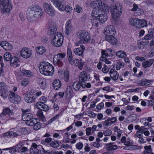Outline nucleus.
I'll use <instances>...</instances> for the list:
<instances>
[{
	"instance_id": "1",
	"label": "nucleus",
	"mask_w": 154,
	"mask_h": 154,
	"mask_svg": "<svg viewBox=\"0 0 154 154\" xmlns=\"http://www.w3.org/2000/svg\"><path fill=\"white\" fill-rule=\"evenodd\" d=\"M43 14L42 9L39 6H31L27 11V18L29 22H33L38 19Z\"/></svg>"
},
{
	"instance_id": "2",
	"label": "nucleus",
	"mask_w": 154,
	"mask_h": 154,
	"mask_svg": "<svg viewBox=\"0 0 154 154\" xmlns=\"http://www.w3.org/2000/svg\"><path fill=\"white\" fill-rule=\"evenodd\" d=\"M39 68L40 73L45 75H52L54 71L53 66L48 62L41 63Z\"/></svg>"
},
{
	"instance_id": "3",
	"label": "nucleus",
	"mask_w": 154,
	"mask_h": 154,
	"mask_svg": "<svg viewBox=\"0 0 154 154\" xmlns=\"http://www.w3.org/2000/svg\"><path fill=\"white\" fill-rule=\"evenodd\" d=\"M90 6L93 8V9L99 11L108 13L109 11V8L108 5L105 3L103 2L101 0L94 1L91 2Z\"/></svg>"
},
{
	"instance_id": "4",
	"label": "nucleus",
	"mask_w": 154,
	"mask_h": 154,
	"mask_svg": "<svg viewBox=\"0 0 154 154\" xmlns=\"http://www.w3.org/2000/svg\"><path fill=\"white\" fill-rule=\"evenodd\" d=\"M63 38L62 34L59 32L57 33L51 37V44L56 47L61 46L63 44Z\"/></svg>"
},
{
	"instance_id": "5",
	"label": "nucleus",
	"mask_w": 154,
	"mask_h": 154,
	"mask_svg": "<svg viewBox=\"0 0 154 154\" xmlns=\"http://www.w3.org/2000/svg\"><path fill=\"white\" fill-rule=\"evenodd\" d=\"M122 8L121 5L119 4L113 5L111 7L112 17L115 20H117L120 17L122 12Z\"/></svg>"
},
{
	"instance_id": "6",
	"label": "nucleus",
	"mask_w": 154,
	"mask_h": 154,
	"mask_svg": "<svg viewBox=\"0 0 154 154\" xmlns=\"http://www.w3.org/2000/svg\"><path fill=\"white\" fill-rule=\"evenodd\" d=\"M12 7L10 0H0V10L2 12H9L12 10Z\"/></svg>"
},
{
	"instance_id": "7",
	"label": "nucleus",
	"mask_w": 154,
	"mask_h": 154,
	"mask_svg": "<svg viewBox=\"0 0 154 154\" xmlns=\"http://www.w3.org/2000/svg\"><path fill=\"white\" fill-rule=\"evenodd\" d=\"M101 12L96 10L95 9H93L91 14V16L97 17L100 22L103 23L107 20V17L105 14H101Z\"/></svg>"
},
{
	"instance_id": "8",
	"label": "nucleus",
	"mask_w": 154,
	"mask_h": 154,
	"mask_svg": "<svg viewBox=\"0 0 154 154\" xmlns=\"http://www.w3.org/2000/svg\"><path fill=\"white\" fill-rule=\"evenodd\" d=\"M66 55L65 53H59L55 55L53 58V63L55 65L61 67L63 65L62 60L65 58Z\"/></svg>"
},
{
	"instance_id": "9",
	"label": "nucleus",
	"mask_w": 154,
	"mask_h": 154,
	"mask_svg": "<svg viewBox=\"0 0 154 154\" xmlns=\"http://www.w3.org/2000/svg\"><path fill=\"white\" fill-rule=\"evenodd\" d=\"M49 31L48 34L49 35L54 36L57 32H56L57 28L56 22L54 20L51 19L48 22Z\"/></svg>"
},
{
	"instance_id": "10",
	"label": "nucleus",
	"mask_w": 154,
	"mask_h": 154,
	"mask_svg": "<svg viewBox=\"0 0 154 154\" xmlns=\"http://www.w3.org/2000/svg\"><path fill=\"white\" fill-rule=\"evenodd\" d=\"M77 35L81 41L83 43L88 42L91 38L90 35L86 31H79L77 32Z\"/></svg>"
},
{
	"instance_id": "11",
	"label": "nucleus",
	"mask_w": 154,
	"mask_h": 154,
	"mask_svg": "<svg viewBox=\"0 0 154 154\" xmlns=\"http://www.w3.org/2000/svg\"><path fill=\"white\" fill-rule=\"evenodd\" d=\"M44 11L48 15L53 17L55 15V10L52 5L47 2L44 3L43 5Z\"/></svg>"
},
{
	"instance_id": "12",
	"label": "nucleus",
	"mask_w": 154,
	"mask_h": 154,
	"mask_svg": "<svg viewBox=\"0 0 154 154\" xmlns=\"http://www.w3.org/2000/svg\"><path fill=\"white\" fill-rule=\"evenodd\" d=\"M32 54V50L26 47L23 48L21 50L20 55L21 57L25 59H28L31 57Z\"/></svg>"
},
{
	"instance_id": "13",
	"label": "nucleus",
	"mask_w": 154,
	"mask_h": 154,
	"mask_svg": "<svg viewBox=\"0 0 154 154\" xmlns=\"http://www.w3.org/2000/svg\"><path fill=\"white\" fill-rule=\"evenodd\" d=\"M74 28L72 24V20L69 19L66 22L65 24L66 33L69 35L73 31Z\"/></svg>"
},
{
	"instance_id": "14",
	"label": "nucleus",
	"mask_w": 154,
	"mask_h": 154,
	"mask_svg": "<svg viewBox=\"0 0 154 154\" xmlns=\"http://www.w3.org/2000/svg\"><path fill=\"white\" fill-rule=\"evenodd\" d=\"M9 94V99L10 101L14 103L19 102L21 100L20 97L15 93L10 92Z\"/></svg>"
},
{
	"instance_id": "15",
	"label": "nucleus",
	"mask_w": 154,
	"mask_h": 154,
	"mask_svg": "<svg viewBox=\"0 0 154 154\" xmlns=\"http://www.w3.org/2000/svg\"><path fill=\"white\" fill-rule=\"evenodd\" d=\"M58 76L59 78L67 82L69 80V72L68 71L65 72L64 70L60 69L58 71Z\"/></svg>"
},
{
	"instance_id": "16",
	"label": "nucleus",
	"mask_w": 154,
	"mask_h": 154,
	"mask_svg": "<svg viewBox=\"0 0 154 154\" xmlns=\"http://www.w3.org/2000/svg\"><path fill=\"white\" fill-rule=\"evenodd\" d=\"M51 1L59 10L63 9V6L65 3L64 0H51Z\"/></svg>"
},
{
	"instance_id": "17",
	"label": "nucleus",
	"mask_w": 154,
	"mask_h": 154,
	"mask_svg": "<svg viewBox=\"0 0 154 154\" xmlns=\"http://www.w3.org/2000/svg\"><path fill=\"white\" fill-rule=\"evenodd\" d=\"M79 78L81 82L85 83L90 78V76L86 72L83 71L80 73Z\"/></svg>"
},
{
	"instance_id": "18",
	"label": "nucleus",
	"mask_w": 154,
	"mask_h": 154,
	"mask_svg": "<svg viewBox=\"0 0 154 154\" xmlns=\"http://www.w3.org/2000/svg\"><path fill=\"white\" fill-rule=\"evenodd\" d=\"M116 33V30L113 26L108 25L106 27L105 30V34L106 35H115Z\"/></svg>"
},
{
	"instance_id": "19",
	"label": "nucleus",
	"mask_w": 154,
	"mask_h": 154,
	"mask_svg": "<svg viewBox=\"0 0 154 154\" xmlns=\"http://www.w3.org/2000/svg\"><path fill=\"white\" fill-rule=\"evenodd\" d=\"M35 107L38 109H39L42 111H46L48 109V106L43 103L39 102L36 103L35 106Z\"/></svg>"
},
{
	"instance_id": "20",
	"label": "nucleus",
	"mask_w": 154,
	"mask_h": 154,
	"mask_svg": "<svg viewBox=\"0 0 154 154\" xmlns=\"http://www.w3.org/2000/svg\"><path fill=\"white\" fill-rule=\"evenodd\" d=\"M114 35H106L105 37V39L111 45H115L117 43V40L116 38L114 36Z\"/></svg>"
},
{
	"instance_id": "21",
	"label": "nucleus",
	"mask_w": 154,
	"mask_h": 154,
	"mask_svg": "<svg viewBox=\"0 0 154 154\" xmlns=\"http://www.w3.org/2000/svg\"><path fill=\"white\" fill-rule=\"evenodd\" d=\"M153 82L152 80L144 79L139 82L138 84L139 86L148 87L152 85Z\"/></svg>"
},
{
	"instance_id": "22",
	"label": "nucleus",
	"mask_w": 154,
	"mask_h": 154,
	"mask_svg": "<svg viewBox=\"0 0 154 154\" xmlns=\"http://www.w3.org/2000/svg\"><path fill=\"white\" fill-rule=\"evenodd\" d=\"M109 74L110 77L114 81L117 80L119 78V73L113 69L112 68L110 70Z\"/></svg>"
},
{
	"instance_id": "23",
	"label": "nucleus",
	"mask_w": 154,
	"mask_h": 154,
	"mask_svg": "<svg viewBox=\"0 0 154 154\" xmlns=\"http://www.w3.org/2000/svg\"><path fill=\"white\" fill-rule=\"evenodd\" d=\"M1 47L6 51L11 50L13 48L11 44L6 41L1 42Z\"/></svg>"
},
{
	"instance_id": "24",
	"label": "nucleus",
	"mask_w": 154,
	"mask_h": 154,
	"mask_svg": "<svg viewBox=\"0 0 154 154\" xmlns=\"http://www.w3.org/2000/svg\"><path fill=\"white\" fill-rule=\"evenodd\" d=\"M73 96V91L71 86H68L66 91V97L68 99H70Z\"/></svg>"
},
{
	"instance_id": "25",
	"label": "nucleus",
	"mask_w": 154,
	"mask_h": 154,
	"mask_svg": "<svg viewBox=\"0 0 154 154\" xmlns=\"http://www.w3.org/2000/svg\"><path fill=\"white\" fill-rule=\"evenodd\" d=\"M118 149V146L113 144V143H111L106 144L105 149L107 151H111L116 150Z\"/></svg>"
},
{
	"instance_id": "26",
	"label": "nucleus",
	"mask_w": 154,
	"mask_h": 154,
	"mask_svg": "<svg viewBox=\"0 0 154 154\" xmlns=\"http://www.w3.org/2000/svg\"><path fill=\"white\" fill-rule=\"evenodd\" d=\"M138 25H137L136 28H140L147 25L146 21L145 20H140L138 19V23H137Z\"/></svg>"
},
{
	"instance_id": "27",
	"label": "nucleus",
	"mask_w": 154,
	"mask_h": 154,
	"mask_svg": "<svg viewBox=\"0 0 154 154\" xmlns=\"http://www.w3.org/2000/svg\"><path fill=\"white\" fill-rule=\"evenodd\" d=\"M35 50L37 54L40 55L43 54L46 52L45 48L43 46L36 47Z\"/></svg>"
},
{
	"instance_id": "28",
	"label": "nucleus",
	"mask_w": 154,
	"mask_h": 154,
	"mask_svg": "<svg viewBox=\"0 0 154 154\" xmlns=\"http://www.w3.org/2000/svg\"><path fill=\"white\" fill-rule=\"evenodd\" d=\"M67 56L69 63L71 64H74V61H73V60H72L73 57L72 51L71 49L69 48H68L67 50Z\"/></svg>"
},
{
	"instance_id": "29",
	"label": "nucleus",
	"mask_w": 154,
	"mask_h": 154,
	"mask_svg": "<svg viewBox=\"0 0 154 154\" xmlns=\"http://www.w3.org/2000/svg\"><path fill=\"white\" fill-rule=\"evenodd\" d=\"M53 85L54 88L55 90H57L61 87V83L59 79H55L53 82Z\"/></svg>"
},
{
	"instance_id": "30",
	"label": "nucleus",
	"mask_w": 154,
	"mask_h": 154,
	"mask_svg": "<svg viewBox=\"0 0 154 154\" xmlns=\"http://www.w3.org/2000/svg\"><path fill=\"white\" fill-rule=\"evenodd\" d=\"M154 62L153 59H150L142 63V66L144 68H146L151 66Z\"/></svg>"
},
{
	"instance_id": "31",
	"label": "nucleus",
	"mask_w": 154,
	"mask_h": 154,
	"mask_svg": "<svg viewBox=\"0 0 154 154\" xmlns=\"http://www.w3.org/2000/svg\"><path fill=\"white\" fill-rule=\"evenodd\" d=\"M33 115L31 113L22 114V119L24 121H27L32 119Z\"/></svg>"
},
{
	"instance_id": "32",
	"label": "nucleus",
	"mask_w": 154,
	"mask_h": 154,
	"mask_svg": "<svg viewBox=\"0 0 154 154\" xmlns=\"http://www.w3.org/2000/svg\"><path fill=\"white\" fill-rule=\"evenodd\" d=\"M63 9L60 10V11H65L68 13H71L72 12V8L69 5H65V4H64L63 6Z\"/></svg>"
},
{
	"instance_id": "33",
	"label": "nucleus",
	"mask_w": 154,
	"mask_h": 154,
	"mask_svg": "<svg viewBox=\"0 0 154 154\" xmlns=\"http://www.w3.org/2000/svg\"><path fill=\"white\" fill-rule=\"evenodd\" d=\"M138 23V18H131L130 19L129 23L131 26H133L136 28L137 26V23Z\"/></svg>"
},
{
	"instance_id": "34",
	"label": "nucleus",
	"mask_w": 154,
	"mask_h": 154,
	"mask_svg": "<svg viewBox=\"0 0 154 154\" xmlns=\"http://www.w3.org/2000/svg\"><path fill=\"white\" fill-rule=\"evenodd\" d=\"M30 132L29 129L26 128H19L18 130V132L20 134H23L24 135L28 134Z\"/></svg>"
},
{
	"instance_id": "35",
	"label": "nucleus",
	"mask_w": 154,
	"mask_h": 154,
	"mask_svg": "<svg viewBox=\"0 0 154 154\" xmlns=\"http://www.w3.org/2000/svg\"><path fill=\"white\" fill-rule=\"evenodd\" d=\"M73 61H74V64L75 66H78V67L80 69H82L84 65V63L79 61L77 58H74L73 60Z\"/></svg>"
},
{
	"instance_id": "36",
	"label": "nucleus",
	"mask_w": 154,
	"mask_h": 154,
	"mask_svg": "<svg viewBox=\"0 0 154 154\" xmlns=\"http://www.w3.org/2000/svg\"><path fill=\"white\" fill-rule=\"evenodd\" d=\"M82 85L80 81H76L73 82L72 84V87L74 90L78 91L81 88Z\"/></svg>"
},
{
	"instance_id": "37",
	"label": "nucleus",
	"mask_w": 154,
	"mask_h": 154,
	"mask_svg": "<svg viewBox=\"0 0 154 154\" xmlns=\"http://www.w3.org/2000/svg\"><path fill=\"white\" fill-rule=\"evenodd\" d=\"M93 18L91 20V23L94 27H97L100 24V22L95 17H92Z\"/></svg>"
},
{
	"instance_id": "38",
	"label": "nucleus",
	"mask_w": 154,
	"mask_h": 154,
	"mask_svg": "<svg viewBox=\"0 0 154 154\" xmlns=\"http://www.w3.org/2000/svg\"><path fill=\"white\" fill-rule=\"evenodd\" d=\"M38 83L40 88L43 89L45 88L46 87L45 80L43 78L39 79Z\"/></svg>"
},
{
	"instance_id": "39",
	"label": "nucleus",
	"mask_w": 154,
	"mask_h": 154,
	"mask_svg": "<svg viewBox=\"0 0 154 154\" xmlns=\"http://www.w3.org/2000/svg\"><path fill=\"white\" fill-rule=\"evenodd\" d=\"M2 113L4 115H8L11 117L13 115L12 111L8 108H5L3 109Z\"/></svg>"
},
{
	"instance_id": "40",
	"label": "nucleus",
	"mask_w": 154,
	"mask_h": 154,
	"mask_svg": "<svg viewBox=\"0 0 154 154\" xmlns=\"http://www.w3.org/2000/svg\"><path fill=\"white\" fill-rule=\"evenodd\" d=\"M20 60L18 57H12L10 61V64L11 66H14L16 65L19 62Z\"/></svg>"
},
{
	"instance_id": "41",
	"label": "nucleus",
	"mask_w": 154,
	"mask_h": 154,
	"mask_svg": "<svg viewBox=\"0 0 154 154\" xmlns=\"http://www.w3.org/2000/svg\"><path fill=\"white\" fill-rule=\"evenodd\" d=\"M116 55L119 58H124L126 56V54L122 51H119L116 53Z\"/></svg>"
},
{
	"instance_id": "42",
	"label": "nucleus",
	"mask_w": 154,
	"mask_h": 154,
	"mask_svg": "<svg viewBox=\"0 0 154 154\" xmlns=\"http://www.w3.org/2000/svg\"><path fill=\"white\" fill-rule=\"evenodd\" d=\"M144 150L143 152H144L145 154H149L152 151V146L151 145L145 146L144 147Z\"/></svg>"
},
{
	"instance_id": "43",
	"label": "nucleus",
	"mask_w": 154,
	"mask_h": 154,
	"mask_svg": "<svg viewBox=\"0 0 154 154\" xmlns=\"http://www.w3.org/2000/svg\"><path fill=\"white\" fill-rule=\"evenodd\" d=\"M36 119H32L26 122V124L28 126H34L35 123H36Z\"/></svg>"
},
{
	"instance_id": "44",
	"label": "nucleus",
	"mask_w": 154,
	"mask_h": 154,
	"mask_svg": "<svg viewBox=\"0 0 154 154\" xmlns=\"http://www.w3.org/2000/svg\"><path fill=\"white\" fill-rule=\"evenodd\" d=\"M9 94V92L7 89H4L0 91V95L3 98H7Z\"/></svg>"
},
{
	"instance_id": "45",
	"label": "nucleus",
	"mask_w": 154,
	"mask_h": 154,
	"mask_svg": "<svg viewBox=\"0 0 154 154\" xmlns=\"http://www.w3.org/2000/svg\"><path fill=\"white\" fill-rule=\"evenodd\" d=\"M21 75L25 76H29L33 75V73L29 70H27L25 69L21 70Z\"/></svg>"
},
{
	"instance_id": "46",
	"label": "nucleus",
	"mask_w": 154,
	"mask_h": 154,
	"mask_svg": "<svg viewBox=\"0 0 154 154\" xmlns=\"http://www.w3.org/2000/svg\"><path fill=\"white\" fill-rule=\"evenodd\" d=\"M52 140V139L51 138L48 137L46 138L45 140H42L41 141V143L43 145L47 146L51 141Z\"/></svg>"
},
{
	"instance_id": "47",
	"label": "nucleus",
	"mask_w": 154,
	"mask_h": 154,
	"mask_svg": "<svg viewBox=\"0 0 154 154\" xmlns=\"http://www.w3.org/2000/svg\"><path fill=\"white\" fill-rule=\"evenodd\" d=\"M50 146L53 148H57L59 146L60 144L58 141H53L50 143Z\"/></svg>"
},
{
	"instance_id": "48",
	"label": "nucleus",
	"mask_w": 154,
	"mask_h": 154,
	"mask_svg": "<svg viewBox=\"0 0 154 154\" xmlns=\"http://www.w3.org/2000/svg\"><path fill=\"white\" fill-rule=\"evenodd\" d=\"M73 52L75 54L77 55L81 56L83 55V51L79 48H76L74 49Z\"/></svg>"
},
{
	"instance_id": "49",
	"label": "nucleus",
	"mask_w": 154,
	"mask_h": 154,
	"mask_svg": "<svg viewBox=\"0 0 154 154\" xmlns=\"http://www.w3.org/2000/svg\"><path fill=\"white\" fill-rule=\"evenodd\" d=\"M60 116L59 114H57L54 116L48 122V124H51L53 122L58 120Z\"/></svg>"
},
{
	"instance_id": "50",
	"label": "nucleus",
	"mask_w": 154,
	"mask_h": 154,
	"mask_svg": "<svg viewBox=\"0 0 154 154\" xmlns=\"http://www.w3.org/2000/svg\"><path fill=\"white\" fill-rule=\"evenodd\" d=\"M11 57V53L8 52H7L4 54V58L5 60L8 61L10 60Z\"/></svg>"
},
{
	"instance_id": "51",
	"label": "nucleus",
	"mask_w": 154,
	"mask_h": 154,
	"mask_svg": "<svg viewBox=\"0 0 154 154\" xmlns=\"http://www.w3.org/2000/svg\"><path fill=\"white\" fill-rule=\"evenodd\" d=\"M69 133H66L64 134L65 136L64 137L63 141L65 143H69Z\"/></svg>"
},
{
	"instance_id": "52",
	"label": "nucleus",
	"mask_w": 154,
	"mask_h": 154,
	"mask_svg": "<svg viewBox=\"0 0 154 154\" xmlns=\"http://www.w3.org/2000/svg\"><path fill=\"white\" fill-rule=\"evenodd\" d=\"M41 125L40 122H37L36 120V123L34 125L33 128L34 130H37L41 128Z\"/></svg>"
},
{
	"instance_id": "53",
	"label": "nucleus",
	"mask_w": 154,
	"mask_h": 154,
	"mask_svg": "<svg viewBox=\"0 0 154 154\" xmlns=\"http://www.w3.org/2000/svg\"><path fill=\"white\" fill-rule=\"evenodd\" d=\"M75 11L78 13H82V9L80 5H77L74 8Z\"/></svg>"
},
{
	"instance_id": "54",
	"label": "nucleus",
	"mask_w": 154,
	"mask_h": 154,
	"mask_svg": "<svg viewBox=\"0 0 154 154\" xmlns=\"http://www.w3.org/2000/svg\"><path fill=\"white\" fill-rule=\"evenodd\" d=\"M7 89V86L3 82H0V91Z\"/></svg>"
},
{
	"instance_id": "55",
	"label": "nucleus",
	"mask_w": 154,
	"mask_h": 154,
	"mask_svg": "<svg viewBox=\"0 0 154 154\" xmlns=\"http://www.w3.org/2000/svg\"><path fill=\"white\" fill-rule=\"evenodd\" d=\"M124 66V64L121 63L120 61H118V62H117L116 65V69L118 70H119L121 68H123Z\"/></svg>"
},
{
	"instance_id": "56",
	"label": "nucleus",
	"mask_w": 154,
	"mask_h": 154,
	"mask_svg": "<svg viewBox=\"0 0 154 154\" xmlns=\"http://www.w3.org/2000/svg\"><path fill=\"white\" fill-rule=\"evenodd\" d=\"M25 101L27 103H31L33 101V98L30 97L26 96L25 97Z\"/></svg>"
},
{
	"instance_id": "57",
	"label": "nucleus",
	"mask_w": 154,
	"mask_h": 154,
	"mask_svg": "<svg viewBox=\"0 0 154 154\" xmlns=\"http://www.w3.org/2000/svg\"><path fill=\"white\" fill-rule=\"evenodd\" d=\"M112 134V131L111 130L109 129H107L103 131V134L105 136H110Z\"/></svg>"
},
{
	"instance_id": "58",
	"label": "nucleus",
	"mask_w": 154,
	"mask_h": 154,
	"mask_svg": "<svg viewBox=\"0 0 154 154\" xmlns=\"http://www.w3.org/2000/svg\"><path fill=\"white\" fill-rule=\"evenodd\" d=\"M83 144L82 142H78L75 145L76 148L79 150H81L83 147Z\"/></svg>"
},
{
	"instance_id": "59",
	"label": "nucleus",
	"mask_w": 154,
	"mask_h": 154,
	"mask_svg": "<svg viewBox=\"0 0 154 154\" xmlns=\"http://www.w3.org/2000/svg\"><path fill=\"white\" fill-rule=\"evenodd\" d=\"M60 147L61 148L64 149H72V146L69 145L68 144H63L61 145Z\"/></svg>"
},
{
	"instance_id": "60",
	"label": "nucleus",
	"mask_w": 154,
	"mask_h": 154,
	"mask_svg": "<svg viewBox=\"0 0 154 154\" xmlns=\"http://www.w3.org/2000/svg\"><path fill=\"white\" fill-rule=\"evenodd\" d=\"M28 150V149L27 147L23 146L20 149L19 152L21 154H24L25 153L27 152Z\"/></svg>"
},
{
	"instance_id": "61",
	"label": "nucleus",
	"mask_w": 154,
	"mask_h": 154,
	"mask_svg": "<svg viewBox=\"0 0 154 154\" xmlns=\"http://www.w3.org/2000/svg\"><path fill=\"white\" fill-rule=\"evenodd\" d=\"M29 83V81L27 79H23L21 81V85L23 86H26Z\"/></svg>"
},
{
	"instance_id": "62",
	"label": "nucleus",
	"mask_w": 154,
	"mask_h": 154,
	"mask_svg": "<svg viewBox=\"0 0 154 154\" xmlns=\"http://www.w3.org/2000/svg\"><path fill=\"white\" fill-rule=\"evenodd\" d=\"M22 143H20L15 146H13L16 152L19 150V149H20V148L22 146Z\"/></svg>"
},
{
	"instance_id": "63",
	"label": "nucleus",
	"mask_w": 154,
	"mask_h": 154,
	"mask_svg": "<svg viewBox=\"0 0 154 154\" xmlns=\"http://www.w3.org/2000/svg\"><path fill=\"white\" fill-rule=\"evenodd\" d=\"M115 131L117 133V136L118 138H119L121 136V134L123 133V131L122 130L118 129L117 128L115 130Z\"/></svg>"
},
{
	"instance_id": "64",
	"label": "nucleus",
	"mask_w": 154,
	"mask_h": 154,
	"mask_svg": "<svg viewBox=\"0 0 154 154\" xmlns=\"http://www.w3.org/2000/svg\"><path fill=\"white\" fill-rule=\"evenodd\" d=\"M104 103L103 102H101L97 105L96 109L97 110H101L104 108Z\"/></svg>"
}]
</instances>
